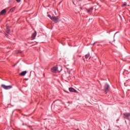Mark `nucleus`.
Listing matches in <instances>:
<instances>
[{
    "mask_svg": "<svg viewBox=\"0 0 130 130\" xmlns=\"http://www.w3.org/2000/svg\"><path fill=\"white\" fill-rule=\"evenodd\" d=\"M48 17H49L51 20H52V21H54L55 23L58 22V17H57L51 16L50 15H48Z\"/></svg>",
    "mask_w": 130,
    "mask_h": 130,
    "instance_id": "f257e3e1",
    "label": "nucleus"
},
{
    "mask_svg": "<svg viewBox=\"0 0 130 130\" xmlns=\"http://www.w3.org/2000/svg\"><path fill=\"white\" fill-rule=\"evenodd\" d=\"M1 87L3 88V89H5V90H10V89H12L13 88V86L12 85L7 86L4 84L1 85Z\"/></svg>",
    "mask_w": 130,
    "mask_h": 130,
    "instance_id": "f03ea898",
    "label": "nucleus"
},
{
    "mask_svg": "<svg viewBox=\"0 0 130 130\" xmlns=\"http://www.w3.org/2000/svg\"><path fill=\"white\" fill-rule=\"evenodd\" d=\"M105 91L106 93L107 94V92H108V90H109V86L108 84H105L104 86Z\"/></svg>",
    "mask_w": 130,
    "mask_h": 130,
    "instance_id": "7ed1b4c3",
    "label": "nucleus"
},
{
    "mask_svg": "<svg viewBox=\"0 0 130 130\" xmlns=\"http://www.w3.org/2000/svg\"><path fill=\"white\" fill-rule=\"evenodd\" d=\"M124 118H125L126 119H127L128 117L130 116V113H124L123 114Z\"/></svg>",
    "mask_w": 130,
    "mask_h": 130,
    "instance_id": "20e7f679",
    "label": "nucleus"
},
{
    "mask_svg": "<svg viewBox=\"0 0 130 130\" xmlns=\"http://www.w3.org/2000/svg\"><path fill=\"white\" fill-rule=\"evenodd\" d=\"M36 35H37V32L35 31L31 36L32 40H34V39H35Z\"/></svg>",
    "mask_w": 130,
    "mask_h": 130,
    "instance_id": "39448f33",
    "label": "nucleus"
},
{
    "mask_svg": "<svg viewBox=\"0 0 130 130\" xmlns=\"http://www.w3.org/2000/svg\"><path fill=\"white\" fill-rule=\"evenodd\" d=\"M51 72L52 73H56V72H57V67H53V68H52Z\"/></svg>",
    "mask_w": 130,
    "mask_h": 130,
    "instance_id": "423d86ee",
    "label": "nucleus"
},
{
    "mask_svg": "<svg viewBox=\"0 0 130 130\" xmlns=\"http://www.w3.org/2000/svg\"><path fill=\"white\" fill-rule=\"evenodd\" d=\"M69 91L70 92H73L74 93H77V90L73 88H69Z\"/></svg>",
    "mask_w": 130,
    "mask_h": 130,
    "instance_id": "0eeeda50",
    "label": "nucleus"
},
{
    "mask_svg": "<svg viewBox=\"0 0 130 130\" xmlns=\"http://www.w3.org/2000/svg\"><path fill=\"white\" fill-rule=\"evenodd\" d=\"M7 11L6 10V9H4L1 12L0 14L1 15H5Z\"/></svg>",
    "mask_w": 130,
    "mask_h": 130,
    "instance_id": "6e6552de",
    "label": "nucleus"
},
{
    "mask_svg": "<svg viewBox=\"0 0 130 130\" xmlns=\"http://www.w3.org/2000/svg\"><path fill=\"white\" fill-rule=\"evenodd\" d=\"M92 11H93L92 8H89V9L87 10V13H89V14H91V13H92Z\"/></svg>",
    "mask_w": 130,
    "mask_h": 130,
    "instance_id": "1a4fd4ad",
    "label": "nucleus"
},
{
    "mask_svg": "<svg viewBox=\"0 0 130 130\" xmlns=\"http://www.w3.org/2000/svg\"><path fill=\"white\" fill-rule=\"evenodd\" d=\"M26 74H27V71H25L22 72L20 73V75L21 76H25V75H26Z\"/></svg>",
    "mask_w": 130,
    "mask_h": 130,
    "instance_id": "9d476101",
    "label": "nucleus"
},
{
    "mask_svg": "<svg viewBox=\"0 0 130 130\" xmlns=\"http://www.w3.org/2000/svg\"><path fill=\"white\" fill-rule=\"evenodd\" d=\"M10 27H7V30H6L7 33H10Z\"/></svg>",
    "mask_w": 130,
    "mask_h": 130,
    "instance_id": "9b49d317",
    "label": "nucleus"
},
{
    "mask_svg": "<svg viewBox=\"0 0 130 130\" xmlns=\"http://www.w3.org/2000/svg\"><path fill=\"white\" fill-rule=\"evenodd\" d=\"M89 56H90V54L88 53L85 55V58L86 59L89 58Z\"/></svg>",
    "mask_w": 130,
    "mask_h": 130,
    "instance_id": "f8f14e48",
    "label": "nucleus"
},
{
    "mask_svg": "<svg viewBox=\"0 0 130 130\" xmlns=\"http://www.w3.org/2000/svg\"><path fill=\"white\" fill-rule=\"evenodd\" d=\"M125 6H126V5L125 4H124L122 5V7H125Z\"/></svg>",
    "mask_w": 130,
    "mask_h": 130,
    "instance_id": "ddd939ff",
    "label": "nucleus"
},
{
    "mask_svg": "<svg viewBox=\"0 0 130 130\" xmlns=\"http://www.w3.org/2000/svg\"><path fill=\"white\" fill-rule=\"evenodd\" d=\"M16 2H17V3H20V2H21V0H16Z\"/></svg>",
    "mask_w": 130,
    "mask_h": 130,
    "instance_id": "4468645a",
    "label": "nucleus"
},
{
    "mask_svg": "<svg viewBox=\"0 0 130 130\" xmlns=\"http://www.w3.org/2000/svg\"><path fill=\"white\" fill-rule=\"evenodd\" d=\"M67 72H68V74H71V72L70 71H68Z\"/></svg>",
    "mask_w": 130,
    "mask_h": 130,
    "instance_id": "2eb2a0df",
    "label": "nucleus"
},
{
    "mask_svg": "<svg viewBox=\"0 0 130 130\" xmlns=\"http://www.w3.org/2000/svg\"><path fill=\"white\" fill-rule=\"evenodd\" d=\"M101 2H103L104 0H100Z\"/></svg>",
    "mask_w": 130,
    "mask_h": 130,
    "instance_id": "dca6fc26",
    "label": "nucleus"
}]
</instances>
